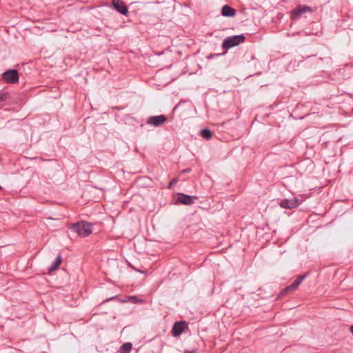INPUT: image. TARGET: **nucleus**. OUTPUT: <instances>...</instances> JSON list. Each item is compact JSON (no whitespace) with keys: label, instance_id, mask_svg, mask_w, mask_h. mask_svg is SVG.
Returning <instances> with one entry per match:
<instances>
[{"label":"nucleus","instance_id":"f257e3e1","mask_svg":"<svg viewBox=\"0 0 353 353\" xmlns=\"http://www.w3.org/2000/svg\"><path fill=\"white\" fill-rule=\"evenodd\" d=\"M70 229L76 232L79 236L86 237L92 232V225L86 221H80L73 223Z\"/></svg>","mask_w":353,"mask_h":353},{"label":"nucleus","instance_id":"f03ea898","mask_svg":"<svg viewBox=\"0 0 353 353\" xmlns=\"http://www.w3.org/2000/svg\"><path fill=\"white\" fill-rule=\"evenodd\" d=\"M245 39L244 34L233 35L225 38L222 43V48L228 50L243 43Z\"/></svg>","mask_w":353,"mask_h":353},{"label":"nucleus","instance_id":"7ed1b4c3","mask_svg":"<svg viewBox=\"0 0 353 353\" xmlns=\"http://www.w3.org/2000/svg\"><path fill=\"white\" fill-rule=\"evenodd\" d=\"M315 9L307 6V5H299L291 11V19L293 20L298 19L306 13H313Z\"/></svg>","mask_w":353,"mask_h":353},{"label":"nucleus","instance_id":"20e7f679","mask_svg":"<svg viewBox=\"0 0 353 353\" xmlns=\"http://www.w3.org/2000/svg\"><path fill=\"white\" fill-rule=\"evenodd\" d=\"M2 78L7 83H17L19 78L18 71L14 69L8 70L2 74Z\"/></svg>","mask_w":353,"mask_h":353},{"label":"nucleus","instance_id":"39448f33","mask_svg":"<svg viewBox=\"0 0 353 353\" xmlns=\"http://www.w3.org/2000/svg\"><path fill=\"white\" fill-rule=\"evenodd\" d=\"M307 274H304L303 275L298 276L296 280L290 285L287 286L281 292L280 296H283L290 292L296 290L304 280V279L307 276Z\"/></svg>","mask_w":353,"mask_h":353},{"label":"nucleus","instance_id":"423d86ee","mask_svg":"<svg viewBox=\"0 0 353 353\" xmlns=\"http://www.w3.org/2000/svg\"><path fill=\"white\" fill-rule=\"evenodd\" d=\"M197 199L196 196H190L183 193H177L176 194V203L183 205H191Z\"/></svg>","mask_w":353,"mask_h":353},{"label":"nucleus","instance_id":"0eeeda50","mask_svg":"<svg viewBox=\"0 0 353 353\" xmlns=\"http://www.w3.org/2000/svg\"><path fill=\"white\" fill-rule=\"evenodd\" d=\"M167 121V117L163 114L150 117L146 123L154 127H158L163 124Z\"/></svg>","mask_w":353,"mask_h":353},{"label":"nucleus","instance_id":"6e6552de","mask_svg":"<svg viewBox=\"0 0 353 353\" xmlns=\"http://www.w3.org/2000/svg\"><path fill=\"white\" fill-rule=\"evenodd\" d=\"M188 327V324L185 321L176 322L173 325L172 334L174 337L179 336Z\"/></svg>","mask_w":353,"mask_h":353},{"label":"nucleus","instance_id":"1a4fd4ad","mask_svg":"<svg viewBox=\"0 0 353 353\" xmlns=\"http://www.w3.org/2000/svg\"><path fill=\"white\" fill-rule=\"evenodd\" d=\"M112 8L123 15L128 14V9L125 3L121 0H112Z\"/></svg>","mask_w":353,"mask_h":353},{"label":"nucleus","instance_id":"9d476101","mask_svg":"<svg viewBox=\"0 0 353 353\" xmlns=\"http://www.w3.org/2000/svg\"><path fill=\"white\" fill-rule=\"evenodd\" d=\"M301 203V201L296 199H284L281 201L280 205L286 209H292L298 207Z\"/></svg>","mask_w":353,"mask_h":353},{"label":"nucleus","instance_id":"9b49d317","mask_svg":"<svg viewBox=\"0 0 353 353\" xmlns=\"http://www.w3.org/2000/svg\"><path fill=\"white\" fill-rule=\"evenodd\" d=\"M221 14L223 17H234L236 14V10L230 6L225 5L222 7Z\"/></svg>","mask_w":353,"mask_h":353},{"label":"nucleus","instance_id":"f8f14e48","mask_svg":"<svg viewBox=\"0 0 353 353\" xmlns=\"http://www.w3.org/2000/svg\"><path fill=\"white\" fill-rule=\"evenodd\" d=\"M62 261V256L61 254H59L51 266L48 268V271L52 272L59 269Z\"/></svg>","mask_w":353,"mask_h":353},{"label":"nucleus","instance_id":"ddd939ff","mask_svg":"<svg viewBox=\"0 0 353 353\" xmlns=\"http://www.w3.org/2000/svg\"><path fill=\"white\" fill-rule=\"evenodd\" d=\"M10 99V94L6 92H0V105H5Z\"/></svg>","mask_w":353,"mask_h":353},{"label":"nucleus","instance_id":"4468645a","mask_svg":"<svg viewBox=\"0 0 353 353\" xmlns=\"http://www.w3.org/2000/svg\"><path fill=\"white\" fill-rule=\"evenodd\" d=\"M132 345L131 343H125L120 347L121 353H129L132 349Z\"/></svg>","mask_w":353,"mask_h":353},{"label":"nucleus","instance_id":"2eb2a0df","mask_svg":"<svg viewBox=\"0 0 353 353\" xmlns=\"http://www.w3.org/2000/svg\"><path fill=\"white\" fill-rule=\"evenodd\" d=\"M201 135L203 138L206 140H209L212 138V132L209 129H203L201 130Z\"/></svg>","mask_w":353,"mask_h":353},{"label":"nucleus","instance_id":"dca6fc26","mask_svg":"<svg viewBox=\"0 0 353 353\" xmlns=\"http://www.w3.org/2000/svg\"><path fill=\"white\" fill-rule=\"evenodd\" d=\"M177 182V179L174 178L169 183V188H170L172 185H173L174 183Z\"/></svg>","mask_w":353,"mask_h":353},{"label":"nucleus","instance_id":"f3484780","mask_svg":"<svg viewBox=\"0 0 353 353\" xmlns=\"http://www.w3.org/2000/svg\"><path fill=\"white\" fill-rule=\"evenodd\" d=\"M191 172V168H186V169H184L181 171V173L182 174H184V173H188V172Z\"/></svg>","mask_w":353,"mask_h":353},{"label":"nucleus","instance_id":"a211bd4d","mask_svg":"<svg viewBox=\"0 0 353 353\" xmlns=\"http://www.w3.org/2000/svg\"><path fill=\"white\" fill-rule=\"evenodd\" d=\"M130 299L132 301L133 303H137L138 299L136 296H131Z\"/></svg>","mask_w":353,"mask_h":353},{"label":"nucleus","instance_id":"6ab92c4d","mask_svg":"<svg viewBox=\"0 0 353 353\" xmlns=\"http://www.w3.org/2000/svg\"><path fill=\"white\" fill-rule=\"evenodd\" d=\"M184 353H196V350H192V351L186 350V351H185Z\"/></svg>","mask_w":353,"mask_h":353},{"label":"nucleus","instance_id":"aec40b11","mask_svg":"<svg viewBox=\"0 0 353 353\" xmlns=\"http://www.w3.org/2000/svg\"><path fill=\"white\" fill-rule=\"evenodd\" d=\"M219 55V54H211L210 57H208V58H214V57H217Z\"/></svg>","mask_w":353,"mask_h":353},{"label":"nucleus","instance_id":"412c9836","mask_svg":"<svg viewBox=\"0 0 353 353\" xmlns=\"http://www.w3.org/2000/svg\"><path fill=\"white\" fill-rule=\"evenodd\" d=\"M350 330L351 333L353 334V325L350 326Z\"/></svg>","mask_w":353,"mask_h":353},{"label":"nucleus","instance_id":"4be33fe9","mask_svg":"<svg viewBox=\"0 0 353 353\" xmlns=\"http://www.w3.org/2000/svg\"><path fill=\"white\" fill-rule=\"evenodd\" d=\"M133 269H134L136 271H138L139 272H143V271H141V270H137L136 268H132Z\"/></svg>","mask_w":353,"mask_h":353}]
</instances>
